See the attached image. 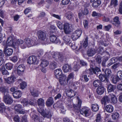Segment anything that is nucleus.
Returning a JSON list of instances; mask_svg holds the SVG:
<instances>
[{
    "instance_id": "1",
    "label": "nucleus",
    "mask_w": 122,
    "mask_h": 122,
    "mask_svg": "<svg viewBox=\"0 0 122 122\" xmlns=\"http://www.w3.org/2000/svg\"><path fill=\"white\" fill-rule=\"evenodd\" d=\"M36 34L38 39L41 41H44L46 39V34L44 31L39 30L37 31Z\"/></svg>"
},
{
    "instance_id": "2",
    "label": "nucleus",
    "mask_w": 122,
    "mask_h": 122,
    "mask_svg": "<svg viewBox=\"0 0 122 122\" xmlns=\"http://www.w3.org/2000/svg\"><path fill=\"white\" fill-rule=\"evenodd\" d=\"M122 80V71H118L117 73L116 76L113 78L112 81L114 83L116 84L119 80Z\"/></svg>"
},
{
    "instance_id": "3",
    "label": "nucleus",
    "mask_w": 122,
    "mask_h": 122,
    "mask_svg": "<svg viewBox=\"0 0 122 122\" xmlns=\"http://www.w3.org/2000/svg\"><path fill=\"white\" fill-rule=\"evenodd\" d=\"M25 44L27 46L30 47L36 45L35 40L30 39L28 38H26L24 40Z\"/></svg>"
},
{
    "instance_id": "4",
    "label": "nucleus",
    "mask_w": 122,
    "mask_h": 122,
    "mask_svg": "<svg viewBox=\"0 0 122 122\" xmlns=\"http://www.w3.org/2000/svg\"><path fill=\"white\" fill-rule=\"evenodd\" d=\"M80 112L81 114H84L86 117L90 116L91 114L90 110L85 107H84L80 110Z\"/></svg>"
},
{
    "instance_id": "5",
    "label": "nucleus",
    "mask_w": 122,
    "mask_h": 122,
    "mask_svg": "<svg viewBox=\"0 0 122 122\" xmlns=\"http://www.w3.org/2000/svg\"><path fill=\"white\" fill-rule=\"evenodd\" d=\"M54 73L55 78L58 80L60 84H61V69H57L54 71Z\"/></svg>"
},
{
    "instance_id": "6",
    "label": "nucleus",
    "mask_w": 122,
    "mask_h": 122,
    "mask_svg": "<svg viewBox=\"0 0 122 122\" xmlns=\"http://www.w3.org/2000/svg\"><path fill=\"white\" fill-rule=\"evenodd\" d=\"M64 30L65 33L69 34L71 32V25L67 23H65L64 25Z\"/></svg>"
},
{
    "instance_id": "7",
    "label": "nucleus",
    "mask_w": 122,
    "mask_h": 122,
    "mask_svg": "<svg viewBox=\"0 0 122 122\" xmlns=\"http://www.w3.org/2000/svg\"><path fill=\"white\" fill-rule=\"evenodd\" d=\"M111 94L108 96H105L103 97L101 100V102L102 104L105 105L106 103H109L111 102Z\"/></svg>"
},
{
    "instance_id": "8",
    "label": "nucleus",
    "mask_w": 122,
    "mask_h": 122,
    "mask_svg": "<svg viewBox=\"0 0 122 122\" xmlns=\"http://www.w3.org/2000/svg\"><path fill=\"white\" fill-rule=\"evenodd\" d=\"M4 101L6 103L9 104H11L13 102L12 99L8 94L4 96Z\"/></svg>"
},
{
    "instance_id": "9",
    "label": "nucleus",
    "mask_w": 122,
    "mask_h": 122,
    "mask_svg": "<svg viewBox=\"0 0 122 122\" xmlns=\"http://www.w3.org/2000/svg\"><path fill=\"white\" fill-rule=\"evenodd\" d=\"M67 96L70 97H72L76 95V92L70 88L66 89L65 90Z\"/></svg>"
},
{
    "instance_id": "10",
    "label": "nucleus",
    "mask_w": 122,
    "mask_h": 122,
    "mask_svg": "<svg viewBox=\"0 0 122 122\" xmlns=\"http://www.w3.org/2000/svg\"><path fill=\"white\" fill-rule=\"evenodd\" d=\"M37 60V57L33 56L29 57L28 59L27 63L30 64H35Z\"/></svg>"
},
{
    "instance_id": "11",
    "label": "nucleus",
    "mask_w": 122,
    "mask_h": 122,
    "mask_svg": "<svg viewBox=\"0 0 122 122\" xmlns=\"http://www.w3.org/2000/svg\"><path fill=\"white\" fill-rule=\"evenodd\" d=\"M4 79L6 82L10 84L13 83L15 81L16 78L14 76H11L7 78H4Z\"/></svg>"
},
{
    "instance_id": "12",
    "label": "nucleus",
    "mask_w": 122,
    "mask_h": 122,
    "mask_svg": "<svg viewBox=\"0 0 122 122\" xmlns=\"http://www.w3.org/2000/svg\"><path fill=\"white\" fill-rule=\"evenodd\" d=\"M108 77L107 76L105 75L101 74L99 76V78L101 81H105L107 83H108L109 82V81L108 79Z\"/></svg>"
},
{
    "instance_id": "13",
    "label": "nucleus",
    "mask_w": 122,
    "mask_h": 122,
    "mask_svg": "<svg viewBox=\"0 0 122 122\" xmlns=\"http://www.w3.org/2000/svg\"><path fill=\"white\" fill-rule=\"evenodd\" d=\"M96 51L95 49L94 48H89L88 49L87 54L88 56H92L96 54Z\"/></svg>"
},
{
    "instance_id": "14",
    "label": "nucleus",
    "mask_w": 122,
    "mask_h": 122,
    "mask_svg": "<svg viewBox=\"0 0 122 122\" xmlns=\"http://www.w3.org/2000/svg\"><path fill=\"white\" fill-rule=\"evenodd\" d=\"M105 89L103 86H100L98 87L96 89V92L97 94L100 95L104 93Z\"/></svg>"
},
{
    "instance_id": "15",
    "label": "nucleus",
    "mask_w": 122,
    "mask_h": 122,
    "mask_svg": "<svg viewBox=\"0 0 122 122\" xmlns=\"http://www.w3.org/2000/svg\"><path fill=\"white\" fill-rule=\"evenodd\" d=\"M74 15L71 12H68L65 14V16L68 20L72 21L74 19Z\"/></svg>"
},
{
    "instance_id": "16",
    "label": "nucleus",
    "mask_w": 122,
    "mask_h": 122,
    "mask_svg": "<svg viewBox=\"0 0 122 122\" xmlns=\"http://www.w3.org/2000/svg\"><path fill=\"white\" fill-rule=\"evenodd\" d=\"M50 39L51 42H53L57 43L59 42V39L56 37L54 35H52L50 36Z\"/></svg>"
},
{
    "instance_id": "17",
    "label": "nucleus",
    "mask_w": 122,
    "mask_h": 122,
    "mask_svg": "<svg viewBox=\"0 0 122 122\" xmlns=\"http://www.w3.org/2000/svg\"><path fill=\"white\" fill-rule=\"evenodd\" d=\"M24 69L25 66L23 65L22 64L19 65L17 68V73L20 75L24 71Z\"/></svg>"
},
{
    "instance_id": "18",
    "label": "nucleus",
    "mask_w": 122,
    "mask_h": 122,
    "mask_svg": "<svg viewBox=\"0 0 122 122\" xmlns=\"http://www.w3.org/2000/svg\"><path fill=\"white\" fill-rule=\"evenodd\" d=\"M67 78L66 76L61 73V85H65L67 83Z\"/></svg>"
},
{
    "instance_id": "19",
    "label": "nucleus",
    "mask_w": 122,
    "mask_h": 122,
    "mask_svg": "<svg viewBox=\"0 0 122 122\" xmlns=\"http://www.w3.org/2000/svg\"><path fill=\"white\" fill-rule=\"evenodd\" d=\"M0 91L3 94L4 96L8 94V91L4 86H0Z\"/></svg>"
},
{
    "instance_id": "20",
    "label": "nucleus",
    "mask_w": 122,
    "mask_h": 122,
    "mask_svg": "<svg viewBox=\"0 0 122 122\" xmlns=\"http://www.w3.org/2000/svg\"><path fill=\"white\" fill-rule=\"evenodd\" d=\"M22 93L19 91H16L13 93V96L14 97L16 98H19L21 96Z\"/></svg>"
},
{
    "instance_id": "21",
    "label": "nucleus",
    "mask_w": 122,
    "mask_h": 122,
    "mask_svg": "<svg viewBox=\"0 0 122 122\" xmlns=\"http://www.w3.org/2000/svg\"><path fill=\"white\" fill-rule=\"evenodd\" d=\"M4 51L6 56H9L12 54L13 52V50L9 48L4 50Z\"/></svg>"
},
{
    "instance_id": "22",
    "label": "nucleus",
    "mask_w": 122,
    "mask_h": 122,
    "mask_svg": "<svg viewBox=\"0 0 122 122\" xmlns=\"http://www.w3.org/2000/svg\"><path fill=\"white\" fill-rule=\"evenodd\" d=\"M43 116L44 117H46L47 118H50L51 117L52 115L51 112L49 110L45 111L44 114H42Z\"/></svg>"
},
{
    "instance_id": "23",
    "label": "nucleus",
    "mask_w": 122,
    "mask_h": 122,
    "mask_svg": "<svg viewBox=\"0 0 122 122\" xmlns=\"http://www.w3.org/2000/svg\"><path fill=\"white\" fill-rule=\"evenodd\" d=\"M105 110L107 112L111 113L113 112V108L112 105H109L106 106Z\"/></svg>"
},
{
    "instance_id": "24",
    "label": "nucleus",
    "mask_w": 122,
    "mask_h": 122,
    "mask_svg": "<svg viewBox=\"0 0 122 122\" xmlns=\"http://www.w3.org/2000/svg\"><path fill=\"white\" fill-rule=\"evenodd\" d=\"M54 102L53 99L52 97H50L47 99L46 102V104L47 106H50L52 105Z\"/></svg>"
},
{
    "instance_id": "25",
    "label": "nucleus",
    "mask_w": 122,
    "mask_h": 122,
    "mask_svg": "<svg viewBox=\"0 0 122 122\" xmlns=\"http://www.w3.org/2000/svg\"><path fill=\"white\" fill-rule=\"evenodd\" d=\"M52 56L54 58L58 59L59 60L61 61V56L60 52H57L54 53Z\"/></svg>"
},
{
    "instance_id": "26",
    "label": "nucleus",
    "mask_w": 122,
    "mask_h": 122,
    "mask_svg": "<svg viewBox=\"0 0 122 122\" xmlns=\"http://www.w3.org/2000/svg\"><path fill=\"white\" fill-rule=\"evenodd\" d=\"M71 69V66L67 64H65L62 67V70L65 72H68Z\"/></svg>"
},
{
    "instance_id": "27",
    "label": "nucleus",
    "mask_w": 122,
    "mask_h": 122,
    "mask_svg": "<svg viewBox=\"0 0 122 122\" xmlns=\"http://www.w3.org/2000/svg\"><path fill=\"white\" fill-rule=\"evenodd\" d=\"M93 84L94 86L95 87H97L99 85L101 86L102 85L101 81L100 80H96L94 81Z\"/></svg>"
},
{
    "instance_id": "28",
    "label": "nucleus",
    "mask_w": 122,
    "mask_h": 122,
    "mask_svg": "<svg viewBox=\"0 0 122 122\" xmlns=\"http://www.w3.org/2000/svg\"><path fill=\"white\" fill-rule=\"evenodd\" d=\"M49 62L48 61L45 60H42L40 64V66L42 68L47 66L48 65Z\"/></svg>"
},
{
    "instance_id": "29",
    "label": "nucleus",
    "mask_w": 122,
    "mask_h": 122,
    "mask_svg": "<svg viewBox=\"0 0 122 122\" xmlns=\"http://www.w3.org/2000/svg\"><path fill=\"white\" fill-rule=\"evenodd\" d=\"M13 44V38L11 37H10L8 38L6 41V44L8 46H11Z\"/></svg>"
},
{
    "instance_id": "30",
    "label": "nucleus",
    "mask_w": 122,
    "mask_h": 122,
    "mask_svg": "<svg viewBox=\"0 0 122 122\" xmlns=\"http://www.w3.org/2000/svg\"><path fill=\"white\" fill-rule=\"evenodd\" d=\"M118 5V1L117 0H110V4L109 7L113 6L114 7L117 6Z\"/></svg>"
},
{
    "instance_id": "31",
    "label": "nucleus",
    "mask_w": 122,
    "mask_h": 122,
    "mask_svg": "<svg viewBox=\"0 0 122 122\" xmlns=\"http://www.w3.org/2000/svg\"><path fill=\"white\" fill-rule=\"evenodd\" d=\"M101 3V1L100 0H97L94 2L92 4V6L93 7L95 8L99 6Z\"/></svg>"
},
{
    "instance_id": "32",
    "label": "nucleus",
    "mask_w": 122,
    "mask_h": 122,
    "mask_svg": "<svg viewBox=\"0 0 122 122\" xmlns=\"http://www.w3.org/2000/svg\"><path fill=\"white\" fill-rule=\"evenodd\" d=\"M37 103L38 105L40 106H42L44 104V100L42 98L39 99L37 100Z\"/></svg>"
},
{
    "instance_id": "33",
    "label": "nucleus",
    "mask_w": 122,
    "mask_h": 122,
    "mask_svg": "<svg viewBox=\"0 0 122 122\" xmlns=\"http://www.w3.org/2000/svg\"><path fill=\"white\" fill-rule=\"evenodd\" d=\"M115 88V85H113L110 84L108 86L107 89L108 92H111L113 91Z\"/></svg>"
},
{
    "instance_id": "34",
    "label": "nucleus",
    "mask_w": 122,
    "mask_h": 122,
    "mask_svg": "<svg viewBox=\"0 0 122 122\" xmlns=\"http://www.w3.org/2000/svg\"><path fill=\"white\" fill-rule=\"evenodd\" d=\"M93 68L91 66V68L88 70H86L85 71L83 72V74H89L91 75H92L93 73Z\"/></svg>"
},
{
    "instance_id": "35",
    "label": "nucleus",
    "mask_w": 122,
    "mask_h": 122,
    "mask_svg": "<svg viewBox=\"0 0 122 122\" xmlns=\"http://www.w3.org/2000/svg\"><path fill=\"white\" fill-rule=\"evenodd\" d=\"M57 67L56 63L55 62H51L50 63L49 67L50 69L53 70Z\"/></svg>"
},
{
    "instance_id": "36",
    "label": "nucleus",
    "mask_w": 122,
    "mask_h": 122,
    "mask_svg": "<svg viewBox=\"0 0 122 122\" xmlns=\"http://www.w3.org/2000/svg\"><path fill=\"white\" fill-rule=\"evenodd\" d=\"M81 104V102L80 101H79L78 104L76 105H74L73 107L74 108L77 110H79L80 109Z\"/></svg>"
},
{
    "instance_id": "37",
    "label": "nucleus",
    "mask_w": 122,
    "mask_h": 122,
    "mask_svg": "<svg viewBox=\"0 0 122 122\" xmlns=\"http://www.w3.org/2000/svg\"><path fill=\"white\" fill-rule=\"evenodd\" d=\"M24 106H27L29 104V102L27 99L24 98L22 99L20 102Z\"/></svg>"
},
{
    "instance_id": "38",
    "label": "nucleus",
    "mask_w": 122,
    "mask_h": 122,
    "mask_svg": "<svg viewBox=\"0 0 122 122\" xmlns=\"http://www.w3.org/2000/svg\"><path fill=\"white\" fill-rule=\"evenodd\" d=\"M70 37L67 35L65 36L63 38L64 42L66 44H67L70 42Z\"/></svg>"
},
{
    "instance_id": "39",
    "label": "nucleus",
    "mask_w": 122,
    "mask_h": 122,
    "mask_svg": "<svg viewBox=\"0 0 122 122\" xmlns=\"http://www.w3.org/2000/svg\"><path fill=\"white\" fill-rule=\"evenodd\" d=\"M92 16L93 17H100L102 15L100 13H97L94 11L92 12Z\"/></svg>"
},
{
    "instance_id": "40",
    "label": "nucleus",
    "mask_w": 122,
    "mask_h": 122,
    "mask_svg": "<svg viewBox=\"0 0 122 122\" xmlns=\"http://www.w3.org/2000/svg\"><path fill=\"white\" fill-rule=\"evenodd\" d=\"M99 107L97 104L92 105V110L94 112L97 111L99 109Z\"/></svg>"
},
{
    "instance_id": "41",
    "label": "nucleus",
    "mask_w": 122,
    "mask_h": 122,
    "mask_svg": "<svg viewBox=\"0 0 122 122\" xmlns=\"http://www.w3.org/2000/svg\"><path fill=\"white\" fill-rule=\"evenodd\" d=\"M111 70L109 69H105L104 71L105 75L107 76H108V78L109 77L111 73Z\"/></svg>"
},
{
    "instance_id": "42",
    "label": "nucleus",
    "mask_w": 122,
    "mask_h": 122,
    "mask_svg": "<svg viewBox=\"0 0 122 122\" xmlns=\"http://www.w3.org/2000/svg\"><path fill=\"white\" fill-rule=\"evenodd\" d=\"M102 20L103 21L105 22H108L109 21L110 23H112V24H113L112 23V20H110V19L109 18L106 17L105 16H104L103 17Z\"/></svg>"
},
{
    "instance_id": "43",
    "label": "nucleus",
    "mask_w": 122,
    "mask_h": 122,
    "mask_svg": "<svg viewBox=\"0 0 122 122\" xmlns=\"http://www.w3.org/2000/svg\"><path fill=\"white\" fill-rule=\"evenodd\" d=\"M13 65L11 63H8L5 64V66L7 69L11 70L12 68Z\"/></svg>"
},
{
    "instance_id": "44",
    "label": "nucleus",
    "mask_w": 122,
    "mask_h": 122,
    "mask_svg": "<svg viewBox=\"0 0 122 122\" xmlns=\"http://www.w3.org/2000/svg\"><path fill=\"white\" fill-rule=\"evenodd\" d=\"M5 107L3 103H2L0 104V112H5Z\"/></svg>"
},
{
    "instance_id": "45",
    "label": "nucleus",
    "mask_w": 122,
    "mask_h": 122,
    "mask_svg": "<svg viewBox=\"0 0 122 122\" xmlns=\"http://www.w3.org/2000/svg\"><path fill=\"white\" fill-rule=\"evenodd\" d=\"M22 108V106L20 104H18L15 105V109L17 112Z\"/></svg>"
},
{
    "instance_id": "46",
    "label": "nucleus",
    "mask_w": 122,
    "mask_h": 122,
    "mask_svg": "<svg viewBox=\"0 0 122 122\" xmlns=\"http://www.w3.org/2000/svg\"><path fill=\"white\" fill-rule=\"evenodd\" d=\"M114 22L115 23L116 25H120L121 22L119 20V18L117 16L114 17L113 18Z\"/></svg>"
},
{
    "instance_id": "47",
    "label": "nucleus",
    "mask_w": 122,
    "mask_h": 122,
    "mask_svg": "<svg viewBox=\"0 0 122 122\" xmlns=\"http://www.w3.org/2000/svg\"><path fill=\"white\" fill-rule=\"evenodd\" d=\"M1 70L2 73L3 75H9V72L5 69L4 66H3L2 67Z\"/></svg>"
},
{
    "instance_id": "48",
    "label": "nucleus",
    "mask_w": 122,
    "mask_h": 122,
    "mask_svg": "<svg viewBox=\"0 0 122 122\" xmlns=\"http://www.w3.org/2000/svg\"><path fill=\"white\" fill-rule=\"evenodd\" d=\"M111 101H112L114 103H116L117 102V99L116 97L112 94H111Z\"/></svg>"
},
{
    "instance_id": "49",
    "label": "nucleus",
    "mask_w": 122,
    "mask_h": 122,
    "mask_svg": "<svg viewBox=\"0 0 122 122\" xmlns=\"http://www.w3.org/2000/svg\"><path fill=\"white\" fill-rule=\"evenodd\" d=\"M30 115L31 117H32L33 119H34L35 121L36 120L39 118V117L37 115L35 114H33V112L31 113Z\"/></svg>"
},
{
    "instance_id": "50",
    "label": "nucleus",
    "mask_w": 122,
    "mask_h": 122,
    "mask_svg": "<svg viewBox=\"0 0 122 122\" xmlns=\"http://www.w3.org/2000/svg\"><path fill=\"white\" fill-rule=\"evenodd\" d=\"M120 57H117L116 58L113 57L110 59V61L113 64L117 62V60L119 59Z\"/></svg>"
},
{
    "instance_id": "51",
    "label": "nucleus",
    "mask_w": 122,
    "mask_h": 122,
    "mask_svg": "<svg viewBox=\"0 0 122 122\" xmlns=\"http://www.w3.org/2000/svg\"><path fill=\"white\" fill-rule=\"evenodd\" d=\"M18 60V57L16 56H15L10 58V60L14 62H16Z\"/></svg>"
},
{
    "instance_id": "52",
    "label": "nucleus",
    "mask_w": 122,
    "mask_h": 122,
    "mask_svg": "<svg viewBox=\"0 0 122 122\" xmlns=\"http://www.w3.org/2000/svg\"><path fill=\"white\" fill-rule=\"evenodd\" d=\"M83 47L85 48H86L88 45L87 37H86L85 39V41L83 44Z\"/></svg>"
},
{
    "instance_id": "53",
    "label": "nucleus",
    "mask_w": 122,
    "mask_h": 122,
    "mask_svg": "<svg viewBox=\"0 0 122 122\" xmlns=\"http://www.w3.org/2000/svg\"><path fill=\"white\" fill-rule=\"evenodd\" d=\"M82 13L84 15H87L89 14V11L87 8L86 7L84 8V10L81 11Z\"/></svg>"
},
{
    "instance_id": "54",
    "label": "nucleus",
    "mask_w": 122,
    "mask_h": 122,
    "mask_svg": "<svg viewBox=\"0 0 122 122\" xmlns=\"http://www.w3.org/2000/svg\"><path fill=\"white\" fill-rule=\"evenodd\" d=\"M52 52H51V51L48 52H46L45 53V55L47 56L49 59H50L51 58L52 56Z\"/></svg>"
},
{
    "instance_id": "55",
    "label": "nucleus",
    "mask_w": 122,
    "mask_h": 122,
    "mask_svg": "<svg viewBox=\"0 0 122 122\" xmlns=\"http://www.w3.org/2000/svg\"><path fill=\"white\" fill-rule=\"evenodd\" d=\"M74 74L73 73H71L70 74L67 78V81H68L71 79H73L74 78Z\"/></svg>"
},
{
    "instance_id": "56",
    "label": "nucleus",
    "mask_w": 122,
    "mask_h": 122,
    "mask_svg": "<svg viewBox=\"0 0 122 122\" xmlns=\"http://www.w3.org/2000/svg\"><path fill=\"white\" fill-rule=\"evenodd\" d=\"M83 24L85 29H87L88 28V22L86 20H84L83 22Z\"/></svg>"
},
{
    "instance_id": "57",
    "label": "nucleus",
    "mask_w": 122,
    "mask_h": 122,
    "mask_svg": "<svg viewBox=\"0 0 122 122\" xmlns=\"http://www.w3.org/2000/svg\"><path fill=\"white\" fill-rule=\"evenodd\" d=\"M79 37L75 32L73 33L71 36L73 40H75L78 39Z\"/></svg>"
},
{
    "instance_id": "58",
    "label": "nucleus",
    "mask_w": 122,
    "mask_h": 122,
    "mask_svg": "<svg viewBox=\"0 0 122 122\" xmlns=\"http://www.w3.org/2000/svg\"><path fill=\"white\" fill-rule=\"evenodd\" d=\"M80 64L82 66H87V63L85 61L81 60L80 61Z\"/></svg>"
},
{
    "instance_id": "59",
    "label": "nucleus",
    "mask_w": 122,
    "mask_h": 122,
    "mask_svg": "<svg viewBox=\"0 0 122 122\" xmlns=\"http://www.w3.org/2000/svg\"><path fill=\"white\" fill-rule=\"evenodd\" d=\"M112 118L114 120L117 119L119 117V115L118 113H116L112 115Z\"/></svg>"
},
{
    "instance_id": "60",
    "label": "nucleus",
    "mask_w": 122,
    "mask_h": 122,
    "mask_svg": "<svg viewBox=\"0 0 122 122\" xmlns=\"http://www.w3.org/2000/svg\"><path fill=\"white\" fill-rule=\"evenodd\" d=\"M89 76H88L86 75H85L82 76V77L83 78L84 81L85 82H87L89 80Z\"/></svg>"
},
{
    "instance_id": "61",
    "label": "nucleus",
    "mask_w": 122,
    "mask_h": 122,
    "mask_svg": "<svg viewBox=\"0 0 122 122\" xmlns=\"http://www.w3.org/2000/svg\"><path fill=\"white\" fill-rule=\"evenodd\" d=\"M101 116L100 114H98L96 116V122H100L101 121Z\"/></svg>"
},
{
    "instance_id": "62",
    "label": "nucleus",
    "mask_w": 122,
    "mask_h": 122,
    "mask_svg": "<svg viewBox=\"0 0 122 122\" xmlns=\"http://www.w3.org/2000/svg\"><path fill=\"white\" fill-rule=\"evenodd\" d=\"M20 88L22 89H24L27 85L26 83L24 82H23L22 83H20Z\"/></svg>"
},
{
    "instance_id": "63",
    "label": "nucleus",
    "mask_w": 122,
    "mask_h": 122,
    "mask_svg": "<svg viewBox=\"0 0 122 122\" xmlns=\"http://www.w3.org/2000/svg\"><path fill=\"white\" fill-rule=\"evenodd\" d=\"M20 122H28L27 120V117L24 115L22 117Z\"/></svg>"
},
{
    "instance_id": "64",
    "label": "nucleus",
    "mask_w": 122,
    "mask_h": 122,
    "mask_svg": "<svg viewBox=\"0 0 122 122\" xmlns=\"http://www.w3.org/2000/svg\"><path fill=\"white\" fill-rule=\"evenodd\" d=\"M101 58L102 57L100 56H98L96 59V62H97L98 63L100 64L102 61Z\"/></svg>"
}]
</instances>
